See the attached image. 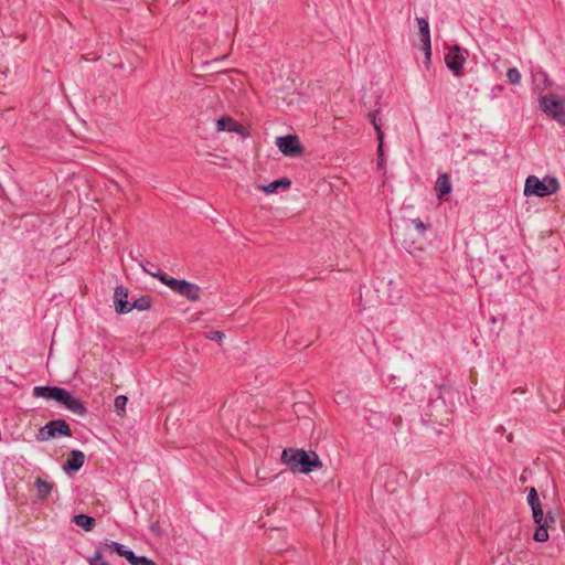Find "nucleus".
<instances>
[{
    "label": "nucleus",
    "mask_w": 565,
    "mask_h": 565,
    "mask_svg": "<svg viewBox=\"0 0 565 565\" xmlns=\"http://www.w3.org/2000/svg\"><path fill=\"white\" fill-rule=\"evenodd\" d=\"M280 461L291 471L308 475L323 467L318 454L312 450L286 448L282 450Z\"/></svg>",
    "instance_id": "nucleus-1"
},
{
    "label": "nucleus",
    "mask_w": 565,
    "mask_h": 565,
    "mask_svg": "<svg viewBox=\"0 0 565 565\" xmlns=\"http://www.w3.org/2000/svg\"><path fill=\"white\" fill-rule=\"evenodd\" d=\"M150 276L158 278L163 285L168 286L178 295L189 301H198L201 298V287L185 279H175L168 277L161 270L148 271Z\"/></svg>",
    "instance_id": "nucleus-2"
},
{
    "label": "nucleus",
    "mask_w": 565,
    "mask_h": 565,
    "mask_svg": "<svg viewBox=\"0 0 565 565\" xmlns=\"http://www.w3.org/2000/svg\"><path fill=\"white\" fill-rule=\"evenodd\" d=\"M559 190V182L556 178L546 175L539 179L535 175H529L525 180L524 195H536L540 198L548 196Z\"/></svg>",
    "instance_id": "nucleus-3"
},
{
    "label": "nucleus",
    "mask_w": 565,
    "mask_h": 565,
    "mask_svg": "<svg viewBox=\"0 0 565 565\" xmlns=\"http://www.w3.org/2000/svg\"><path fill=\"white\" fill-rule=\"evenodd\" d=\"M56 436H72V430L68 424L64 419L50 420L45 426L40 428L36 434L38 441H46Z\"/></svg>",
    "instance_id": "nucleus-4"
},
{
    "label": "nucleus",
    "mask_w": 565,
    "mask_h": 565,
    "mask_svg": "<svg viewBox=\"0 0 565 565\" xmlns=\"http://www.w3.org/2000/svg\"><path fill=\"white\" fill-rule=\"evenodd\" d=\"M542 109L562 126H565V106L554 96L541 98Z\"/></svg>",
    "instance_id": "nucleus-5"
},
{
    "label": "nucleus",
    "mask_w": 565,
    "mask_h": 565,
    "mask_svg": "<svg viewBox=\"0 0 565 565\" xmlns=\"http://www.w3.org/2000/svg\"><path fill=\"white\" fill-rule=\"evenodd\" d=\"M276 146L287 157H298L302 153V147L296 135H287L276 138Z\"/></svg>",
    "instance_id": "nucleus-6"
},
{
    "label": "nucleus",
    "mask_w": 565,
    "mask_h": 565,
    "mask_svg": "<svg viewBox=\"0 0 565 565\" xmlns=\"http://www.w3.org/2000/svg\"><path fill=\"white\" fill-rule=\"evenodd\" d=\"M445 63L447 67L456 75L461 76L463 65L466 63V55L458 45H454L449 49L445 55Z\"/></svg>",
    "instance_id": "nucleus-7"
},
{
    "label": "nucleus",
    "mask_w": 565,
    "mask_h": 565,
    "mask_svg": "<svg viewBox=\"0 0 565 565\" xmlns=\"http://www.w3.org/2000/svg\"><path fill=\"white\" fill-rule=\"evenodd\" d=\"M60 395L61 396L57 398L58 404L63 405L65 408L78 416H84L86 414V407L84 404L71 392L62 388Z\"/></svg>",
    "instance_id": "nucleus-8"
},
{
    "label": "nucleus",
    "mask_w": 565,
    "mask_h": 565,
    "mask_svg": "<svg viewBox=\"0 0 565 565\" xmlns=\"http://www.w3.org/2000/svg\"><path fill=\"white\" fill-rule=\"evenodd\" d=\"M379 110L369 114V118L374 126L377 135V167L382 169L385 164V154H384V131L382 130V119L377 117Z\"/></svg>",
    "instance_id": "nucleus-9"
},
{
    "label": "nucleus",
    "mask_w": 565,
    "mask_h": 565,
    "mask_svg": "<svg viewBox=\"0 0 565 565\" xmlns=\"http://www.w3.org/2000/svg\"><path fill=\"white\" fill-rule=\"evenodd\" d=\"M115 310L117 313H128L131 311L128 302V289L124 286H117L114 292Z\"/></svg>",
    "instance_id": "nucleus-10"
},
{
    "label": "nucleus",
    "mask_w": 565,
    "mask_h": 565,
    "mask_svg": "<svg viewBox=\"0 0 565 565\" xmlns=\"http://www.w3.org/2000/svg\"><path fill=\"white\" fill-rule=\"evenodd\" d=\"M84 452L81 450H72L66 462L63 465V470L66 473L76 472L84 466Z\"/></svg>",
    "instance_id": "nucleus-11"
},
{
    "label": "nucleus",
    "mask_w": 565,
    "mask_h": 565,
    "mask_svg": "<svg viewBox=\"0 0 565 565\" xmlns=\"http://www.w3.org/2000/svg\"><path fill=\"white\" fill-rule=\"evenodd\" d=\"M216 130L236 132L243 137L246 136L244 127L228 116L222 117L216 121Z\"/></svg>",
    "instance_id": "nucleus-12"
},
{
    "label": "nucleus",
    "mask_w": 565,
    "mask_h": 565,
    "mask_svg": "<svg viewBox=\"0 0 565 565\" xmlns=\"http://www.w3.org/2000/svg\"><path fill=\"white\" fill-rule=\"evenodd\" d=\"M61 390L62 387L57 386H35L33 388V396L46 399H54L55 402H57V398L61 396Z\"/></svg>",
    "instance_id": "nucleus-13"
},
{
    "label": "nucleus",
    "mask_w": 565,
    "mask_h": 565,
    "mask_svg": "<svg viewBox=\"0 0 565 565\" xmlns=\"http://www.w3.org/2000/svg\"><path fill=\"white\" fill-rule=\"evenodd\" d=\"M291 186V181L288 178H281L279 180H275L268 184H259L257 189L265 192L266 194L275 193L279 188L289 189Z\"/></svg>",
    "instance_id": "nucleus-14"
},
{
    "label": "nucleus",
    "mask_w": 565,
    "mask_h": 565,
    "mask_svg": "<svg viewBox=\"0 0 565 565\" xmlns=\"http://www.w3.org/2000/svg\"><path fill=\"white\" fill-rule=\"evenodd\" d=\"M451 182L448 174L443 173L437 178L435 190L438 199H443L446 194L451 192Z\"/></svg>",
    "instance_id": "nucleus-15"
},
{
    "label": "nucleus",
    "mask_w": 565,
    "mask_h": 565,
    "mask_svg": "<svg viewBox=\"0 0 565 565\" xmlns=\"http://www.w3.org/2000/svg\"><path fill=\"white\" fill-rule=\"evenodd\" d=\"M107 545L109 546V548L111 551H114L117 554H119L120 556L125 557L130 564L137 559L136 554L131 550H128L125 545H122L120 543L111 541Z\"/></svg>",
    "instance_id": "nucleus-16"
},
{
    "label": "nucleus",
    "mask_w": 565,
    "mask_h": 565,
    "mask_svg": "<svg viewBox=\"0 0 565 565\" xmlns=\"http://www.w3.org/2000/svg\"><path fill=\"white\" fill-rule=\"evenodd\" d=\"M35 488H36L38 498L43 500L51 494L53 486L50 482H47L46 480L39 477L35 479Z\"/></svg>",
    "instance_id": "nucleus-17"
},
{
    "label": "nucleus",
    "mask_w": 565,
    "mask_h": 565,
    "mask_svg": "<svg viewBox=\"0 0 565 565\" xmlns=\"http://www.w3.org/2000/svg\"><path fill=\"white\" fill-rule=\"evenodd\" d=\"M73 522L85 531H92L96 524L95 519L86 514L75 515Z\"/></svg>",
    "instance_id": "nucleus-18"
},
{
    "label": "nucleus",
    "mask_w": 565,
    "mask_h": 565,
    "mask_svg": "<svg viewBox=\"0 0 565 565\" xmlns=\"http://www.w3.org/2000/svg\"><path fill=\"white\" fill-rule=\"evenodd\" d=\"M532 77L536 88L544 89L547 86L548 78L547 74L544 71L539 70L534 72L532 74Z\"/></svg>",
    "instance_id": "nucleus-19"
},
{
    "label": "nucleus",
    "mask_w": 565,
    "mask_h": 565,
    "mask_svg": "<svg viewBox=\"0 0 565 565\" xmlns=\"http://www.w3.org/2000/svg\"><path fill=\"white\" fill-rule=\"evenodd\" d=\"M420 39H430L429 23L426 18L416 19Z\"/></svg>",
    "instance_id": "nucleus-20"
},
{
    "label": "nucleus",
    "mask_w": 565,
    "mask_h": 565,
    "mask_svg": "<svg viewBox=\"0 0 565 565\" xmlns=\"http://www.w3.org/2000/svg\"><path fill=\"white\" fill-rule=\"evenodd\" d=\"M150 306H151V299L148 296L138 298L134 302L129 303V307H131V310L137 309L140 311L149 309Z\"/></svg>",
    "instance_id": "nucleus-21"
},
{
    "label": "nucleus",
    "mask_w": 565,
    "mask_h": 565,
    "mask_svg": "<svg viewBox=\"0 0 565 565\" xmlns=\"http://www.w3.org/2000/svg\"><path fill=\"white\" fill-rule=\"evenodd\" d=\"M420 49L424 52L425 60L424 63L426 66L430 64L431 61V43L430 39H420Z\"/></svg>",
    "instance_id": "nucleus-22"
},
{
    "label": "nucleus",
    "mask_w": 565,
    "mask_h": 565,
    "mask_svg": "<svg viewBox=\"0 0 565 565\" xmlns=\"http://www.w3.org/2000/svg\"><path fill=\"white\" fill-rule=\"evenodd\" d=\"M127 402H128V397L126 395H118L115 398L114 407L118 415H120V416L125 415Z\"/></svg>",
    "instance_id": "nucleus-23"
},
{
    "label": "nucleus",
    "mask_w": 565,
    "mask_h": 565,
    "mask_svg": "<svg viewBox=\"0 0 565 565\" xmlns=\"http://www.w3.org/2000/svg\"><path fill=\"white\" fill-rule=\"evenodd\" d=\"M548 537H550L548 536V527H546L543 524H537V527L534 532L533 539L536 542L543 543V542H546L548 540Z\"/></svg>",
    "instance_id": "nucleus-24"
},
{
    "label": "nucleus",
    "mask_w": 565,
    "mask_h": 565,
    "mask_svg": "<svg viewBox=\"0 0 565 565\" xmlns=\"http://www.w3.org/2000/svg\"><path fill=\"white\" fill-rule=\"evenodd\" d=\"M507 78L510 84L518 85L521 82V73L516 67H511L507 72Z\"/></svg>",
    "instance_id": "nucleus-25"
},
{
    "label": "nucleus",
    "mask_w": 565,
    "mask_h": 565,
    "mask_svg": "<svg viewBox=\"0 0 565 565\" xmlns=\"http://www.w3.org/2000/svg\"><path fill=\"white\" fill-rule=\"evenodd\" d=\"M527 503L531 507V509H535V507L541 505L537 491L533 487L529 489Z\"/></svg>",
    "instance_id": "nucleus-26"
},
{
    "label": "nucleus",
    "mask_w": 565,
    "mask_h": 565,
    "mask_svg": "<svg viewBox=\"0 0 565 565\" xmlns=\"http://www.w3.org/2000/svg\"><path fill=\"white\" fill-rule=\"evenodd\" d=\"M89 565H110L102 555L100 552H96L92 557L88 558Z\"/></svg>",
    "instance_id": "nucleus-27"
},
{
    "label": "nucleus",
    "mask_w": 565,
    "mask_h": 565,
    "mask_svg": "<svg viewBox=\"0 0 565 565\" xmlns=\"http://www.w3.org/2000/svg\"><path fill=\"white\" fill-rule=\"evenodd\" d=\"M532 510V515H533V520L536 524H542L543 521H544V512H543V509H542V504L541 505H537L535 507V509H531Z\"/></svg>",
    "instance_id": "nucleus-28"
},
{
    "label": "nucleus",
    "mask_w": 565,
    "mask_h": 565,
    "mask_svg": "<svg viewBox=\"0 0 565 565\" xmlns=\"http://www.w3.org/2000/svg\"><path fill=\"white\" fill-rule=\"evenodd\" d=\"M556 522V516L551 512L548 511L545 516H544V521H543V525H545L546 527H551L553 524H555Z\"/></svg>",
    "instance_id": "nucleus-29"
},
{
    "label": "nucleus",
    "mask_w": 565,
    "mask_h": 565,
    "mask_svg": "<svg viewBox=\"0 0 565 565\" xmlns=\"http://www.w3.org/2000/svg\"><path fill=\"white\" fill-rule=\"evenodd\" d=\"M131 565H157L153 561L147 558L146 556H137V559L131 563Z\"/></svg>",
    "instance_id": "nucleus-30"
},
{
    "label": "nucleus",
    "mask_w": 565,
    "mask_h": 565,
    "mask_svg": "<svg viewBox=\"0 0 565 565\" xmlns=\"http://www.w3.org/2000/svg\"><path fill=\"white\" fill-rule=\"evenodd\" d=\"M224 337V333L217 330L211 331L207 335V338L212 341H222Z\"/></svg>",
    "instance_id": "nucleus-31"
},
{
    "label": "nucleus",
    "mask_w": 565,
    "mask_h": 565,
    "mask_svg": "<svg viewBox=\"0 0 565 565\" xmlns=\"http://www.w3.org/2000/svg\"><path fill=\"white\" fill-rule=\"evenodd\" d=\"M415 227L420 232V233H424V231L426 230V226L425 224L419 220V218H416L413 221Z\"/></svg>",
    "instance_id": "nucleus-32"
},
{
    "label": "nucleus",
    "mask_w": 565,
    "mask_h": 565,
    "mask_svg": "<svg viewBox=\"0 0 565 565\" xmlns=\"http://www.w3.org/2000/svg\"><path fill=\"white\" fill-rule=\"evenodd\" d=\"M141 267H142V270L147 274H149L148 271H152V267H149V269L143 265H141Z\"/></svg>",
    "instance_id": "nucleus-33"
}]
</instances>
